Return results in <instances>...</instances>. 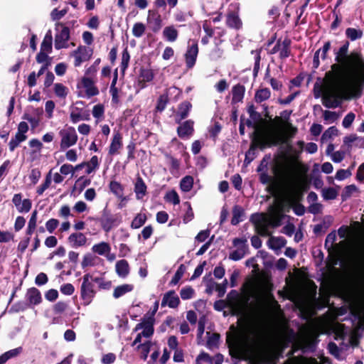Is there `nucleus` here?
I'll return each instance as SVG.
<instances>
[{
  "label": "nucleus",
  "instance_id": "5701e85b",
  "mask_svg": "<svg viewBox=\"0 0 364 364\" xmlns=\"http://www.w3.org/2000/svg\"><path fill=\"white\" fill-rule=\"evenodd\" d=\"M26 297L31 305L39 304L42 300L41 292L36 288L29 289L26 293Z\"/></svg>",
  "mask_w": 364,
  "mask_h": 364
},
{
  "label": "nucleus",
  "instance_id": "f8f14e48",
  "mask_svg": "<svg viewBox=\"0 0 364 364\" xmlns=\"http://www.w3.org/2000/svg\"><path fill=\"white\" fill-rule=\"evenodd\" d=\"M92 50L85 46H80L76 50L73 51L72 55L75 58V66L78 67L82 62L88 60L92 55Z\"/></svg>",
  "mask_w": 364,
  "mask_h": 364
},
{
  "label": "nucleus",
  "instance_id": "de8ad7c7",
  "mask_svg": "<svg viewBox=\"0 0 364 364\" xmlns=\"http://www.w3.org/2000/svg\"><path fill=\"white\" fill-rule=\"evenodd\" d=\"M146 220V215L144 213L137 214L132 222L131 227L138 229L141 227Z\"/></svg>",
  "mask_w": 364,
  "mask_h": 364
},
{
  "label": "nucleus",
  "instance_id": "f3484780",
  "mask_svg": "<svg viewBox=\"0 0 364 364\" xmlns=\"http://www.w3.org/2000/svg\"><path fill=\"white\" fill-rule=\"evenodd\" d=\"M87 237L82 232L72 233L68 238V243L73 248H77L86 245Z\"/></svg>",
  "mask_w": 364,
  "mask_h": 364
},
{
  "label": "nucleus",
  "instance_id": "bf43d9fd",
  "mask_svg": "<svg viewBox=\"0 0 364 364\" xmlns=\"http://www.w3.org/2000/svg\"><path fill=\"white\" fill-rule=\"evenodd\" d=\"M104 107L102 105H96L93 107L92 109V115L95 118L100 119L104 114Z\"/></svg>",
  "mask_w": 364,
  "mask_h": 364
},
{
  "label": "nucleus",
  "instance_id": "9b49d317",
  "mask_svg": "<svg viewBox=\"0 0 364 364\" xmlns=\"http://www.w3.org/2000/svg\"><path fill=\"white\" fill-rule=\"evenodd\" d=\"M235 250L230 254V259L237 261L245 257L247 250V245L246 239L235 238L233 240Z\"/></svg>",
  "mask_w": 364,
  "mask_h": 364
},
{
  "label": "nucleus",
  "instance_id": "e433bc0d",
  "mask_svg": "<svg viewBox=\"0 0 364 364\" xmlns=\"http://www.w3.org/2000/svg\"><path fill=\"white\" fill-rule=\"evenodd\" d=\"M22 352V348L18 347L10 350L0 356V364H4L8 360L18 356Z\"/></svg>",
  "mask_w": 364,
  "mask_h": 364
},
{
  "label": "nucleus",
  "instance_id": "69168bd1",
  "mask_svg": "<svg viewBox=\"0 0 364 364\" xmlns=\"http://www.w3.org/2000/svg\"><path fill=\"white\" fill-rule=\"evenodd\" d=\"M65 158L70 162H75L77 160V153L74 149H68L65 152Z\"/></svg>",
  "mask_w": 364,
  "mask_h": 364
},
{
  "label": "nucleus",
  "instance_id": "473e14b6",
  "mask_svg": "<svg viewBox=\"0 0 364 364\" xmlns=\"http://www.w3.org/2000/svg\"><path fill=\"white\" fill-rule=\"evenodd\" d=\"M133 289H134V287L132 284H124L122 285H119L114 289L113 296L115 299H118V298L124 296L127 293L132 291L133 290Z\"/></svg>",
  "mask_w": 364,
  "mask_h": 364
},
{
  "label": "nucleus",
  "instance_id": "0e129e2a",
  "mask_svg": "<svg viewBox=\"0 0 364 364\" xmlns=\"http://www.w3.org/2000/svg\"><path fill=\"white\" fill-rule=\"evenodd\" d=\"M358 193V188L354 185H350L346 187L343 196L345 198L350 197Z\"/></svg>",
  "mask_w": 364,
  "mask_h": 364
},
{
  "label": "nucleus",
  "instance_id": "f704fd0d",
  "mask_svg": "<svg viewBox=\"0 0 364 364\" xmlns=\"http://www.w3.org/2000/svg\"><path fill=\"white\" fill-rule=\"evenodd\" d=\"M245 218V212L242 208L236 205L232 210V218L231 223L234 225H237L240 222L242 221Z\"/></svg>",
  "mask_w": 364,
  "mask_h": 364
},
{
  "label": "nucleus",
  "instance_id": "bb28decb",
  "mask_svg": "<svg viewBox=\"0 0 364 364\" xmlns=\"http://www.w3.org/2000/svg\"><path fill=\"white\" fill-rule=\"evenodd\" d=\"M149 15L147 18L148 23L150 25L154 32H158L162 26V19L159 15L153 14L150 16L151 11H149Z\"/></svg>",
  "mask_w": 364,
  "mask_h": 364
},
{
  "label": "nucleus",
  "instance_id": "dca6fc26",
  "mask_svg": "<svg viewBox=\"0 0 364 364\" xmlns=\"http://www.w3.org/2000/svg\"><path fill=\"white\" fill-rule=\"evenodd\" d=\"M180 304V299L174 291H168L166 292L162 299L161 306H168L170 308H176Z\"/></svg>",
  "mask_w": 364,
  "mask_h": 364
},
{
  "label": "nucleus",
  "instance_id": "680f3d73",
  "mask_svg": "<svg viewBox=\"0 0 364 364\" xmlns=\"http://www.w3.org/2000/svg\"><path fill=\"white\" fill-rule=\"evenodd\" d=\"M116 360V355L109 353L102 355L101 361L102 364H112Z\"/></svg>",
  "mask_w": 364,
  "mask_h": 364
},
{
  "label": "nucleus",
  "instance_id": "20e7f679",
  "mask_svg": "<svg viewBox=\"0 0 364 364\" xmlns=\"http://www.w3.org/2000/svg\"><path fill=\"white\" fill-rule=\"evenodd\" d=\"M284 202L278 201L274 205L270 206L269 214L257 213L251 217L252 222L258 233L262 236H267L270 234L269 228L270 227H277L280 225L283 218Z\"/></svg>",
  "mask_w": 364,
  "mask_h": 364
},
{
  "label": "nucleus",
  "instance_id": "4d7b16f0",
  "mask_svg": "<svg viewBox=\"0 0 364 364\" xmlns=\"http://www.w3.org/2000/svg\"><path fill=\"white\" fill-rule=\"evenodd\" d=\"M337 134L338 129L334 127H331L328 128L326 131H325V132L321 136V141H327L330 139L332 136H336Z\"/></svg>",
  "mask_w": 364,
  "mask_h": 364
},
{
  "label": "nucleus",
  "instance_id": "58836bf2",
  "mask_svg": "<svg viewBox=\"0 0 364 364\" xmlns=\"http://www.w3.org/2000/svg\"><path fill=\"white\" fill-rule=\"evenodd\" d=\"M100 166L99 159L97 156L91 157L89 161L85 162L86 173L90 174L95 171Z\"/></svg>",
  "mask_w": 364,
  "mask_h": 364
},
{
  "label": "nucleus",
  "instance_id": "864d4df0",
  "mask_svg": "<svg viewBox=\"0 0 364 364\" xmlns=\"http://www.w3.org/2000/svg\"><path fill=\"white\" fill-rule=\"evenodd\" d=\"M338 193L333 188H328L322 190V196L326 200H333L337 197Z\"/></svg>",
  "mask_w": 364,
  "mask_h": 364
},
{
  "label": "nucleus",
  "instance_id": "412c9836",
  "mask_svg": "<svg viewBox=\"0 0 364 364\" xmlns=\"http://www.w3.org/2000/svg\"><path fill=\"white\" fill-rule=\"evenodd\" d=\"M122 146V136L119 132L114 134L112 142L109 148V155H116L119 154V149Z\"/></svg>",
  "mask_w": 364,
  "mask_h": 364
},
{
  "label": "nucleus",
  "instance_id": "a19ab883",
  "mask_svg": "<svg viewBox=\"0 0 364 364\" xmlns=\"http://www.w3.org/2000/svg\"><path fill=\"white\" fill-rule=\"evenodd\" d=\"M267 353L265 350H259L255 353L251 359L252 364H262L267 360Z\"/></svg>",
  "mask_w": 364,
  "mask_h": 364
},
{
  "label": "nucleus",
  "instance_id": "a878e982",
  "mask_svg": "<svg viewBox=\"0 0 364 364\" xmlns=\"http://www.w3.org/2000/svg\"><path fill=\"white\" fill-rule=\"evenodd\" d=\"M191 107L192 105L188 102H183L179 105L176 113V120L178 122L188 117Z\"/></svg>",
  "mask_w": 364,
  "mask_h": 364
},
{
  "label": "nucleus",
  "instance_id": "37998d69",
  "mask_svg": "<svg viewBox=\"0 0 364 364\" xmlns=\"http://www.w3.org/2000/svg\"><path fill=\"white\" fill-rule=\"evenodd\" d=\"M52 36L49 31L48 33H46L41 43V50L48 53H50L52 50Z\"/></svg>",
  "mask_w": 364,
  "mask_h": 364
},
{
  "label": "nucleus",
  "instance_id": "ddd939ff",
  "mask_svg": "<svg viewBox=\"0 0 364 364\" xmlns=\"http://www.w3.org/2000/svg\"><path fill=\"white\" fill-rule=\"evenodd\" d=\"M154 77V73L152 70L149 68H141L137 78L136 86L139 90H141L146 86V82H151Z\"/></svg>",
  "mask_w": 364,
  "mask_h": 364
},
{
  "label": "nucleus",
  "instance_id": "4468645a",
  "mask_svg": "<svg viewBox=\"0 0 364 364\" xmlns=\"http://www.w3.org/2000/svg\"><path fill=\"white\" fill-rule=\"evenodd\" d=\"M12 202L19 213H28L31 208V201L29 199L23 200L21 193L15 194Z\"/></svg>",
  "mask_w": 364,
  "mask_h": 364
},
{
  "label": "nucleus",
  "instance_id": "49530a36",
  "mask_svg": "<svg viewBox=\"0 0 364 364\" xmlns=\"http://www.w3.org/2000/svg\"><path fill=\"white\" fill-rule=\"evenodd\" d=\"M54 92L57 97L65 98L68 94V89L61 83H55L54 85Z\"/></svg>",
  "mask_w": 364,
  "mask_h": 364
},
{
  "label": "nucleus",
  "instance_id": "6ab92c4d",
  "mask_svg": "<svg viewBox=\"0 0 364 364\" xmlns=\"http://www.w3.org/2000/svg\"><path fill=\"white\" fill-rule=\"evenodd\" d=\"M177 132L181 138H188L193 132V122L192 120L184 122L178 127Z\"/></svg>",
  "mask_w": 364,
  "mask_h": 364
},
{
  "label": "nucleus",
  "instance_id": "cd10ccee",
  "mask_svg": "<svg viewBox=\"0 0 364 364\" xmlns=\"http://www.w3.org/2000/svg\"><path fill=\"white\" fill-rule=\"evenodd\" d=\"M344 144L350 149L362 147L364 145V139L361 137H358L355 134H351L344 139Z\"/></svg>",
  "mask_w": 364,
  "mask_h": 364
},
{
  "label": "nucleus",
  "instance_id": "4be33fe9",
  "mask_svg": "<svg viewBox=\"0 0 364 364\" xmlns=\"http://www.w3.org/2000/svg\"><path fill=\"white\" fill-rule=\"evenodd\" d=\"M70 118L73 124H76L81 120H88L89 114H83L81 109L72 107L70 109Z\"/></svg>",
  "mask_w": 364,
  "mask_h": 364
},
{
  "label": "nucleus",
  "instance_id": "13d9d810",
  "mask_svg": "<svg viewBox=\"0 0 364 364\" xmlns=\"http://www.w3.org/2000/svg\"><path fill=\"white\" fill-rule=\"evenodd\" d=\"M58 225L59 221L57 219L51 218L46 222V228L50 233H53Z\"/></svg>",
  "mask_w": 364,
  "mask_h": 364
},
{
  "label": "nucleus",
  "instance_id": "3c124183",
  "mask_svg": "<svg viewBox=\"0 0 364 364\" xmlns=\"http://www.w3.org/2000/svg\"><path fill=\"white\" fill-rule=\"evenodd\" d=\"M129 59H130L129 53L127 51V50L125 49L123 51L122 55V60H121V65H120V69H121V72H122V74L123 76L124 75L125 70L128 68Z\"/></svg>",
  "mask_w": 364,
  "mask_h": 364
},
{
  "label": "nucleus",
  "instance_id": "39448f33",
  "mask_svg": "<svg viewBox=\"0 0 364 364\" xmlns=\"http://www.w3.org/2000/svg\"><path fill=\"white\" fill-rule=\"evenodd\" d=\"M243 294L246 301H248L250 297H255V299L264 309L273 314L279 313V305L271 293L267 291H262L257 294L255 292L254 286L251 284H249L243 286Z\"/></svg>",
  "mask_w": 364,
  "mask_h": 364
},
{
  "label": "nucleus",
  "instance_id": "6e6552de",
  "mask_svg": "<svg viewBox=\"0 0 364 364\" xmlns=\"http://www.w3.org/2000/svg\"><path fill=\"white\" fill-rule=\"evenodd\" d=\"M60 137V147L61 150H65L76 144L78 136L73 127L65 126L59 131Z\"/></svg>",
  "mask_w": 364,
  "mask_h": 364
},
{
  "label": "nucleus",
  "instance_id": "6e6d98bb",
  "mask_svg": "<svg viewBox=\"0 0 364 364\" xmlns=\"http://www.w3.org/2000/svg\"><path fill=\"white\" fill-rule=\"evenodd\" d=\"M109 188L117 197H122L123 188L119 183L117 181H112L109 184Z\"/></svg>",
  "mask_w": 364,
  "mask_h": 364
},
{
  "label": "nucleus",
  "instance_id": "0eeeda50",
  "mask_svg": "<svg viewBox=\"0 0 364 364\" xmlns=\"http://www.w3.org/2000/svg\"><path fill=\"white\" fill-rule=\"evenodd\" d=\"M154 319L152 317L144 318L140 323H137L134 329V332H138L132 346L141 343L142 338H150L154 332Z\"/></svg>",
  "mask_w": 364,
  "mask_h": 364
},
{
  "label": "nucleus",
  "instance_id": "338daca9",
  "mask_svg": "<svg viewBox=\"0 0 364 364\" xmlns=\"http://www.w3.org/2000/svg\"><path fill=\"white\" fill-rule=\"evenodd\" d=\"M345 154L344 151H337L332 153L331 158L333 162L339 163L344 159Z\"/></svg>",
  "mask_w": 364,
  "mask_h": 364
},
{
  "label": "nucleus",
  "instance_id": "7ed1b4c3",
  "mask_svg": "<svg viewBox=\"0 0 364 364\" xmlns=\"http://www.w3.org/2000/svg\"><path fill=\"white\" fill-rule=\"evenodd\" d=\"M296 132L297 129L291 122L279 117H275L266 130L257 128L254 132L252 144L246 153L245 162L249 164L253 159L256 147L263 149L267 146L285 144Z\"/></svg>",
  "mask_w": 364,
  "mask_h": 364
},
{
  "label": "nucleus",
  "instance_id": "603ef678",
  "mask_svg": "<svg viewBox=\"0 0 364 364\" xmlns=\"http://www.w3.org/2000/svg\"><path fill=\"white\" fill-rule=\"evenodd\" d=\"M194 289L189 286L182 288L180 291L181 297L183 300L192 299L194 296Z\"/></svg>",
  "mask_w": 364,
  "mask_h": 364
},
{
  "label": "nucleus",
  "instance_id": "8fccbe9b",
  "mask_svg": "<svg viewBox=\"0 0 364 364\" xmlns=\"http://www.w3.org/2000/svg\"><path fill=\"white\" fill-rule=\"evenodd\" d=\"M146 31V26L144 23L138 22L134 24L132 28V34L136 38L141 37Z\"/></svg>",
  "mask_w": 364,
  "mask_h": 364
},
{
  "label": "nucleus",
  "instance_id": "1a4fd4ad",
  "mask_svg": "<svg viewBox=\"0 0 364 364\" xmlns=\"http://www.w3.org/2000/svg\"><path fill=\"white\" fill-rule=\"evenodd\" d=\"M57 31L55 36V48L57 50L66 48L68 47V40L70 38V30L61 23L55 24Z\"/></svg>",
  "mask_w": 364,
  "mask_h": 364
},
{
  "label": "nucleus",
  "instance_id": "a18cd8bd",
  "mask_svg": "<svg viewBox=\"0 0 364 364\" xmlns=\"http://www.w3.org/2000/svg\"><path fill=\"white\" fill-rule=\"evenodd\" d=\"M274 52H279V55L281 58H287L289 55V44L284 41L282 44H278L274 46L273 48Z\"/></svg>",
  "mask_w": 364,
  "mask_h": 364
},
{
  "label": "nucleus",
  "instance_id": "b1692460",
  "mask_svg": "<svg viewBox=\"0 0 364 364\" xmlns=\"http://www.w3.org/2000/svg\"><path fill=\"white\" fill-rule=\"evenodd\" d=\"M115 269L117 275L119 277H127L129 273V266L128 262L125 259L119 260L115 264Z\"/></svg>",
  "mask_w": 364,
  "mask_h": 364
},
{
  "label": "nucleus",
  "instance_id": "774afa93",
  "mask_svg": "<svg viewBox=\"0 0 364 364\" xmlns=\"http://www.w3.org/2000/svg\"><path fill=\"white\" fill-rule=\"evenodd\" d=\"M41 176V173L40 170L38 168H33L31 171L29 178L31 179V181H32V183L33 184H36L38 181Z\"/></svg>",
  "mask_w": 364,
  "mask_h": 364
},
{
  "label": "nucleus",
  "instance_id": "052dcab7",
  "mask_svg": "<svg viewBox=\"0 0 364 364\" xmlns=\"http://www.w3.org/2000/svg\"><path fill=\"white\" fill-rule=\"evenodd\" d=\"M55 105L53 101L48 100L46 102L45 110L47 114L48 118L50 119L53 117V112L55 109Z\"/></svg>",
  "mask_w": 364,
  "mask_h": 364
},
{
  "label": "nucleus",
  "instance_id": "c756f323",
  "mask_svg": "<svg viewBox=\"0 0 364 364\" xmlns=\"http://www.w3.org/2000/svg\"><path fill=\"white\" fill-rule=\"evenodd\" d=\"M228 342L232 348L237 350H240L243 348L245 341L242 338L240 333H236L232 338L228 337Z\"/></svg>",
  "mask_w": 364,
  "mask_h": 364
},
{
  "label": "nucleus",
  "instance_id": "72a5a7b5",
  "mask_svg": "<svg viewBox=\"0 0 364 364\" xmlns=\"http://www.w3.org/2000/svg\"><path fill=\"white\" fill-rule=\"evenodd\" d=\"M136 349L140 352L141 358L146 360L148 358V355L150 352L152 342L151 341H146L144 343H137Z\"/></svg>",
  "mask_w": 364,
  "mask_h": 364
},
{
  "label": "nucleus",
  "instance_id": "c03bdc74",
  "mask_svg": "<svg viewBox=\"0 0 364 364\" xmlns=\"http://www.w3.org/2000/svg\"><path fill=\"white\" fill-rule=\"evenodd\" d=\"M270 95V90L268 88H261L256 92L255 99L257 102H262L268 100Z\"/></svg>",
  "mask_w": 364,
  "mask_h": 364
},
{
  "label": "nucleus",
  "instance_id": "79ce46f5",
  "mask_svg": "<svg viewBox=\"0 0 364 364\" xmlns=\"http://www.w3.org/2000/svg\"><path fill=\"white\" fill-rule=\"evenodd\" d=\"M245 89L244 87L237 85L232 88V102H239L244 97Z\"/></svg>",
  "mask_w": 364,
  "mask_h": 364
},
{
  "label": "nucleus",
  "instance_id": "ea45409f",
  "mask_svg": "<svg viewBox=\"0 0 364 364\" xmlns=\"http://www.w3.org/2000/svg\"><path fill=\"white\" fill-rule=\"evenodd\" d=\"M346 36L348 39L353 41L362 38L363 31L359 28H348L346 30Z\"/></svg>",
  "mask_w": 364,
  "mask_h": 364
},
{
  "label": "nucleus",
  "instance_id": "5fc2aeb1",
  "mask_svg": "<svg viewBox=\"0 0 364 364\" xmlns=\"http://www.w3.org/2000/svg\"><path fill=\"white\" fill-rule=\"evenodd\" d=\"M165 200L169 203H172L174 205H177L180 203L179 196L175 191H171L166 193L165 196Z\"/></svg>",
  "mask_w": 364,
  "mask_h": 364
},
{
  "label": "nucleus",
  "instance_id": "423d86ee",
  "mask_svg": "<svg viewBox=\"0 0 364 364\" xmlns=\"http://www.w3.org/2000/svg\"><path fill=\"white\" fill-rule=\"evenodd\" d=\"M296 146L297 147H289V151L292 154V161L290 164V167L287 171V176L290 180H292L299 172L304 171V166L301 162L298 161L297 159L303 151L304 149H305V144L303 141H299L296 143Z\"/></svg>",
  "mask_w": 364,
  "mask_h": 364
},
{
  "label": "nucleus",
  "instance_id": "a211bd4d",
  "mask_svg": "<svg viewBox=\"0 0 364 364\" xmlns=\"http://www.w3.org/2000/svg\"><path fill=\"white\" fill-rule=\"evenodd\" d=\"M198 53V48L196 43H193L188 46L186 53V63L188 68H192L195 65Z\"/></svg>",
  "mask_w": 364,
  "mask_h": 364
},
{
  "label": "nucleus",
  "instance_id": "393cba45",
  "mask_svg": "<svg viewBox=\"0 0 364 364\" xmlns=\"http://www.w3.org/2000/svg\"><path fill=\"white\" fill-rule=\"evenodd\" d=\"M226 23L229 27L235 29L240 28L242 25V21L240 20L237 13L235 12H230L228 14Z\"/></svg>",
  "mask_w": 364,
  "mask_h": 364
},
{
  "label": "nucleus",
  "instance_id": "9d476101",
  "mask_svg": "<svg viewBox=\"0 0 364 364\" xmlns=\"http://www.w3.org/2000/svg\"><path fill=\"white\" fill-rule=\"evenodd\" d=\"M94 295L95 291L92 283V277L89 274H86L82 277V283L80 288V296L83 300L84 304H90Z\"/></svg>",
  "mask_w": 364,
  "mask_h": 364
},
{
  "label": "nucleus",
  "instance_id": "aec40b11",
  "mask_svg": "<svg viewBox=\"0 0 364 364\" xmlns=\"http://www.w3.org/2000/svg\"><path fill=\"white\" fill-rule=\"evenodd\" d=\"M82 86L85 90L86 95L88 97H92L98 95L99 90L95 85L94 82L88 77H82L81 80Z\"/></svg>",
  "mask_w": 364,
  "mask_h": 364
},
{
  "label": "nucleus",
  "instance_id": "c9c22d12",
  "mask_svg": "<svg viewBox=\"0 0 364 364\" xmlns=\"http://www.w3.org/2000/svg\"><path fill=\"white\" fill-rule=\"evenodd\" d=\"M134 192L137 199H141L146 193V186L141 178L136 180L134 187Z\"/></svg>",
  "mask_w": 364,
  "mask_h": 364
},
{
  "label": "nucleus",
  "instance_id": "2eb2a0df",
  "mask_svg": "<svg viewBox=\"0 0 364 364\" xmlns=\"http://www.w3.org/2000/svg\"><path fill=\"white\" fill-rule=\"evenodd\" d=\"M100 223L105 231L109 232L114 225H117V220L112 215L109 210L105 208L102 211Z\"/></svg>",
  "mask_w": 364,
  "mask_h": 364
},
{
  "label": "nucleus",
  "instance_id": "7c9ffc66",
  "mask_svg": "<svg viewBox=\"0 0 364 364\" xmlns=\"http://www.w3.org/2000/svg\"><path fill=\"white\" fill-rule=\"evenodd\" d=\"M178 32L173 26H168L163 31V37L169 42H174L178 38Z\"/></svg>",
  "mask_w": 364,
  "mask_h": 364
},
{
  "label": "nucleus",
  "instance_id": "c85d7f7f",
  "mask_svg": "<svg viewBox=\"0 0 364 364\" xmlns=\"http://www.w3.org/2000/svg\"><path fill=\"white\" fill-rule=\"evenodd\" d=\"M92 250L99 255L107 256L110 253L111 247L107 242H102L94 245L92 247Z\"/></svg>",
  "mask_w": 364,
  "mask_h": 364
},
{
  "label": "nucleus",
  "instance_id": "f03ea898",
  "mask_svg": "<svg viewBox=\"0 0 364 364\" xmlns=\"http://www.w3.org/2000/svg\"><path fill=\"white\" fill-rule=\"evenodd\" d=\"M342 240L335 244L336 232L329 233L325 246L333 248L334 245L342 249L348 274L354 280L362 281L364 278V226L359 222H353L350 226L343 225L338 230Z\"/></svg>",
  "mask_w": 364,
  "mask_h": 364
},
{
  "label": "nucleus",
  "instance_id": "4c0bfd02",
  "mask_svg": "<svg viewBox=\"0 0 364 364\" xmlns=\"http://www.w3.org/2000/svg\"><path fill=\"white\" fill-rule=\"evenodd\" d=\"M364 323V318L361 315L358 316V326L355 328L354 332L350 338V343L352 346H355L358 344V336L360 334V331H361L362 326Z\"/></svg>",
  "mask_w": 364,
  "mask_h": 364
},
{
  "label": "nucleus",
  "instance_id": "e2e57ef3",
  "mask_svg": "<svg viewBox=\"0 0 364 364\" xmlns=\"http://www.w3.org/2000/svg\"><path fill=\"white\" fill-rule=\"evenodd\" d=\"M209 335L208 341H207V346L209 348H212L213 346H215L218 342L219 340V335L217 333H208Z\"/></svg>",
  "mask_w": 364,
  "mask_h": 364
},
{
  "label": "nucleus",
  "instance_id": "f257e3e1",
  "mask_svg": "<svg viewBox=\"0 0 364 364\" xmlns=\"http://www.w3.org/2000/svg\"><path fill=\"white\" fill-rule=\"evenodd\" d=\"M349 43L346 42L336 53L338 63L326 73L327 82L323 88L322 102L328 108L338 107L342 100L361 95L364 81V62L360 53L348 55Z\"/></svg>",
  "mask_w": 364,
  "mask_h": 364
},
{
  "label": "nucleus",
  "instance_id": "2f4dec72",
  "mask_svg": "<svg viewBox=\"0 0 364 364\" xmlns=\"http://www.w3.org/2000/svg\"><path fill=\"white\" fill-rule=\"evenodd\" d=\"M267 244L269 248L274 250H278L284 247L286 241L281 237H270Z\"/></svg>",
  "mask_w": 364,
  "mask_h": 364
},
{
  "label": "nucleus",
  "instance_id": "09e8293b",
  "mask_svg": "<svg viewBox=\"0 0 364 364\" xmlns=\"http://www.w3.org/2000/svg\"><path fill=\"white\" fill-rule=\"evenodd\" d=\"M193 184V178L191 176H187L184 177L180 183L181 188L184 192L191 191Z\"/></svg>",
  "mask_w": 364,
  "mask_h": 364
}]
</instances>
